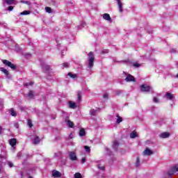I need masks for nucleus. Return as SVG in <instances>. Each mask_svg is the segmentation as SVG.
Wrapping results in <instances>:
<instances>
[{
    "mask_svg": "<svg viewBox=\"0 0 178 178\" xmlns=\"http://www.w3.org/2000/svg\"><path fill=\"white\" fill-rule=\"evenodd\" d=\"M176 172H178V164H176L175 165L172 167L168 172V175L170 178H172V176H173V175H175Z\"/></svg>",
    "mask_w": 178,
    "mask_h": 178,
    "instance_id": "7ed1b4c3",
    "label": "nucleus"
},
{
    "mask_svg": "<svg viewBox=\"0 0 178 178\" xmlns=\"http://www.w3.org/2000/svg\"><path fill=\"white\" fill-rule=\"evenodd\" d=\"M105 149L108 155H112V152H111V149H109L108 147H106Z\"/></svg>",
    "mask_w": 178,
    "mask_h": 178,
    "instance_id": "c9c22d12",
    "label": "nucleus"
},
{
    "mask_svg": "<svg viewBox=\"0 0 178 178\" xmlns=\"http://www.w3.org/2000/svg\"><path fill=\"white\" fill-rule=\"evenodd\" d=\"M45 11L47 13H52V9L49 7H45Z\"/></svg>",
    "mask_w": 178,
    "mask_h": 178,
    "instance_id": "c85d7f7f",
    "label": "nucleus"
},
{
    "mask_svg": "<svg viewBox=\"0 0 178 178\" xmlns=\"http://www.w3.org/2000/svg\"><path fill=\"white\" fill-rule=\"evenodd\" d=\"M166 99H169L170 101H172L173 99V98H175V96L170 92H167L165 95Z\"/></svg>",
    "mask_w": 178,
    "mask_h": 178,
    "instance_id": "9b49d317",
    "label": "nucleus"
},
{
    "mask_svg": "<svg viewBox=\"0 0 178 178\" xmlns=\"http://www.w3.org/2000/svg\"><path fill=\"white\" fill-rule=\"evenodd\" d=\"M137 136H138L137 132H136L134 131L130 134L131 138H136V137H137Z\"/></svg>",
    "mask_w": 178,
    "mask_h": 178,
    "instance_id": "b1692460",
    "label": "nucleus"
},
{
    "mask_svg": "<svg viewBox=\"0 0 178 178\" xmlns=\"http://www.w3.org/2000/svg\"><path fill=\"white\" fill-rule=\"evenodd\" d=\"M29 178H33V177H29Z\"/></svg>",
    "mask_w": 178,
    "mask_h": 178,
    "instance_id": "bf43d9fd",
    "label": "nucleus"
},
{
    "mask_svg": "<svg viewBox=\"0 0 178 178\" xmlns=\"http://www.w3.org/2000/svg\"><path fill=\"white\" fill-rule=\"evenodd\" d=\"M2 130H3V129L1 127H0V133L1 131H2Z\"/></svg>",
    "mask_w": 178,
    "mask_h": 178,
    "instance_id": "864d4df0",
    "label": "nucleus"
},
{
    "mask_svg": "<svg viewBox=\"0 0 178 178\" xmlns=\"http://www.w3.org/2000/svg\"><path fill=\"white\" fill-rule=\"evenodd\" d=\"M120 91H118V92H117V95H119V94H120Z\"/></svg>",
    "mask_w": 178,
    "mask_h": 178,
    "instance_id": "5fc2aeb1",
    "label": "nucleus"
},
{
    "mask_svg": "<svg viewBox=\"0 0 178 178\" xmlns=\"http://www.w3.org/2000/svg\"><path fill=\"white\" fill-rule=\"evenodd\" d=\"M21 2H22V3H26V5H30V1L22 0Z\"/></svg>",
    "mask_w": 178,
    "mask_h": 178,
    "instance_id": "58836bf2",
    "label": "nucleus"
},
{
    "mask_svg": "<svg viewBox=\"0 0 178 178\" xmlns=\"http://www.w3.org/2000/svg\"><path fill=\"white\" fill-rule=\"evenodd\" d=\"M28 126L29 127H33V123L31 122V120H28Z\"/></svg>",
    "mask_w": 178,
    "mask_h": 178,
    "instance_id": "4c0bfd02",
    "label": "nucleus"
},
{
    "mask_svg": "<svg viewBox=\"0 0 178 178\" xmlns=\"http://www.w3.org/2000/svg\"><path fill=\"white\" fill-rule=\"evenodd\" d=\"M1 105H3V103L1 102Z\"/></svg>",
    "mask_w": 178,
    "mask_h": 178,
    "instance_id": "4d7b16f0",
    "label": "nucleus"
},
{
    "mask_svg": "<svg viewBox=\"0 0 178 178\" xmlns=\"http://www.w3.org/2000/svg\"><path fill=\"white\" fill-rule=\"evenodd\" d=\"M74 178H81V174H80L79 172L75 173Z\"/></svg>",
    "mask_w": 178,
    "mask_h": 178,
    "instance_id": "f704fd0d",
    "label": "nucleus"
},
{
    "mask_svg": "<svg viewBox=\"0 0 178 178\" xmlns=\"http://www.w3.org/2000/svg\"><path fill=\"white\" fill-rule=\"evenodd\" d=\"M33 84H34V83L31 82V83H25L24 86H25L26 87H27V86H33Z\"/></svg>",
    "mask_w": 178,
    "mask_h": 178,
    "instance_id": "79ce46f5",
    "label": "nucleus"
},
{
    "mask_svg": "<svg viewBox=\"0 0 178 178\" xmlns=\"http://www.w3.org/2000/svg\"><path fill=\"white\" fill-rule=\"evenodd\" d=\"M97 166L98 169H99L100 170H105V166L101 165V164H99Z\"/></svg>",
    "mask_w": 178,
    "mask_h": 178,
    "instance_id": "473e14b6",
    "label": "nucleus"
},
{
    "mask_svg": "<svg viewBox=\"0 0 178 178\" xmlns=\"http://www.w3.org/2000/svg\"><path fill=\"white\" fill-rule=\"evenodd\" d=\"M40 137L35 136V138H34V140H33V144H34L35 145H37V144H39V143H40Z\"/></svg>",
    "mask_w": 178,
    "mask_h": 178,
    "instance_id": "6ab92c4d",
    "label": "nucleus"
},
{
    "mask_svg": "<svg viewBox=\"0 0 178 178\" xmlns=\"http://www.w3.org/2000/svg\"><path fill=\"white\" fill-rule=\"evenodd\" d=\"M140 90L143 92H148V91H149V90H151V87L149 86H147V85H142L140 86Z\"/></svg>",
    "mask_w": 178,
    "mask_h": 178,
    "instance_id": "20e7f679",
    "label": "nucleus"
},
{
    "mask_svg": "<svg viewBox=\"0 0 178 178\" xmlns=\"http://www.w3.org/2000/svg\"><path fill=\"white\" fill-rule=\"evenodd\" d=\"M79 136L81 137H84V136H86V130H84V129H81L80 131H79Z\"/></svg>",
    "mask_w": 178,
    "mask_h": 178,
    "instance_id": "5701e85b",
    "label": "nucleus"
},
{
    "mask_svg": "<svg viewBox=\"0 0 178 178\" xmlns=\"http://www.w3.org/2000/svg\"><path fill=\"white\" fill-rule=\"evenodd\" d=\"M52 176L53 177L59 178L62 176V174L60 172L54 170L52 171Z\"/></svg>",
    "mask_w": 178,
    "mask_h": 178,
    "instance_id": "423d86ee",
    "label": "nucleus"
},
{
    "mask_svg": "<svg viewBox=\"0 0 178 178\" xmlns=\"http://www.w3.org/2000/svg\"><path fill=\"white\" fill-rule=\"evenodd\" d=\"M67 76H69L70 77H71V79H76V77H77V74H72V72H70L67 74Z\"/></svg>",
    "mask_w": 178,
    "mask_h": 178,
    "instance_id": "bb28decb",
    "label": "nucleus"
},
{
    "mask_svg": "<svg viewBox=\"0 0 178 178\" xmlns=\"http://www.w3.org/2000/svg\"><path fill=\"white\" fill-rule=\"evenodd\" d=\"M0 71L4 73L7 77L9 76V71H8V70L5 69L4 67H0Z\"/></svg>",
    "mask_w": 178,
    "mask_h": 178,
    "instance_id": "a211bd4d",
    "label": "nucleus"
},
{
    "mask_svg": "<svg viewBox=\"0 0 178 178\" xmlns=\"http://www.w3.org/2000/svg\"><path fill=\"white\" fill-rule=\"evenodd\" d=\"M88 67H89V69H92V67H94V60L95 59V57L94 56V53H92V51H90L88 54Z\"/></svg>",
    "mask_w": 178,
    "mask_h": 178,
    "instance_id": "f257e3e1",
    "label": "nucleus"
},
{
    "mask_svg": "<svg viewBox=\"0 0 178 178\" xmlns=\"http://www.w3.org/2000/svg\"><path fill=\"white\" fill-rule=\"evenodd\" d=\"M15 0H4L6 3H7L8 5H13V3H15Z\"/></svg>",
    "mask_w": 178,
    "mask_h": 178,
    "instance_id": "a878e982",
    "label": "nucleus"
},
{
    "mask_svg": "<svg viewBox=\"0 0 178 178\" xmlns=\"http://www.w3.org/2000/svg\"><path fill=\"white\" fill-rule=\"evenodd\" d=\"M87 161V159L86 157L82 158L81 163H85V162Z\"/></svg>",
    "mask_w": 178,
    "mask_h": 178,
    "instance_id": "49530a36",
    "label": "nucleus"
},
{
    "mask_svg": "<svg viewBox=\"0 0 178 178\" xmlns=\"http://www.w3.org/2000/svg\"><path fill=\"white\" fill-rule=\"evenodd\" d=\"M69 105H70V108H71V109H76V108H77V106L76 105V103H74V102H69Z\"/></svg>",
    "mask_w": 178,
    "mask_h": 178,
    "instance_id": "dca6fc26",
    "label": "nucleus"
},
{
    "mask_svg": "<svg viewBox=\"0 0 178 178\" xmlns=\"http://www.w3.org/2000/svg\"><path fill=\"white\" fill-rule=\"evenodd\" d=\"M63 65L64 66L63 69H65V67H69V64L67 63H64Z\"/></svg>",
    "mask_w": 178,
    "mask_h": 178,
    "instance_id": "a19ab883",
    "label": "nucleus"
},
{
    "mask_svg": "<svg viewBox=\"0 0 178 178\" xmlns=\"http://www.w3.org/2000/svg\"><path fill=\"white\" fill-rule=\"evenodd\" d=\"M103 19H104V20H107V22H110V23H112V18H111V15L108 13L103 15Z\"/></svg>",
    "mask_w": 178,
    "mask_h": 178,
    "instance_id": "6e6552de",
    "label": "nucleus"
},
{
    "mask_svg": "<svg viewBox=\"0 0 178 178\" xmlns=\"http://www.w3.org/2000/svg\"><path fill=\"white\" fill-rule=\"evenodd\" d=\"M133 66L134 67H140V66H141V65L138 63H134Z\"/></svg>",
    "mask_w": 178,
    "mask_h": 178,
    "instance_id": "e433bc0d",
    "label": "nucleus"
},
{
    "mask_svg": "<svg viewBox=\"0 0 178 178\" xmlns=\"http://www.w3.org/2000/svg\"><path fill=\"white\" fill-rule=\"evenodd\" d=\"M109 52V50L108 49H104L102 51V54H108Z\"/></svg>",
    "mask_w": 178,
    "mask_h": 178,
    "instance_id": "de8ad7c7",
    "label": "nucleus"
},
{
    "mask_svg": "<svg viewBox=\"0 0 178 178\" xmlns=\"http://www.w3.org/2000/svg\"><path fill=\"white\" fill-rule=\"evenodd\" d=\"M117 2H118L119 10L120 13H122V12H123V4L122 3V1L120 0H117Z\"/></svg>",
    "mask_w": 178,
    "mask_h": 178,
    "instance_id": "f8f14e48",
    "label": "nucleus"
},
{
    "mask_svg": "<svg viewBox=\"0 0 178 178\" xmlns=\"http://www.w3.org/2000/svg\"><path fill=\"white\" fill-rule=\"evenodd\" d=\"M70 138H74V136H73V133H71L70 134Z\"/></svg>",
    "mask_w": 178,
    "mask_h": 178,
    "instance_id": "8fccbe9b",
    "label": "nucleus"
},
{
    "mask_svg": "<svg viewBox=\"0 0 178 178\" xmlns=\"http://www.w3.org/2000/svg\"><path fill=\"white\" fill-rule=\"evenodd\" d=\"M170 52H174L175 53V52H176V50H175V49H172Z\"/></svg>",
    "mask_w": 178,
    "mask_h": 178,
    "instance_id": "603ef678",
    "label": "nucleus"
},
{
    "mask_svg": "<svg viewBox=\"0 0 178 178\" xmlns=\"http://www.w3.org/2000/svg\"><path fill=\"white\" fill-rule=\"evenodd\" d=\"M136 168H138V166H140V157H137L136 159Z\"/></svg>",
    "mask_w": 178,
    "mask_h": 178,
    "instance_id": "2f4dec72",
    "label": "nucleus"
},
{
    "mask_svg": "<svg viewBox=\"0 0 178 178\" xmlns=\"http://www.w3.org/2000/svg\"><path fill=\"white\" fill-rule=\"evenodd\" d=\"M154 102H155L156 104H158L159 102V99H158V98L156 97H154Z\"/></svg>",
    "mask_w": 178,
    "mask_h": 178,
    "instance_id": "c03bdc74",
    "label": "nucleus"
},
{
    "mask_svg": "<svg viewBox=\"0 0 178 178\" xmlns=\"http://www.w3.org/2000/svg\"><path fill=\"white\" fill-rule=\"evenodd\" d=\"M10 113L11 116H14V117L17 116V113H16V111H15V110L13 108L10 109Z\"/></svg>",
    "mask_w": 178,
    "mask_h": 178,
    "instance_id": "aec40b11",
    "label": "nucleus"
},
{
    "mask_svg": "<svg viewBox=\"0 0 178 178\" xmlns=\"http://www.w3.org/2000/svg\"><path fill=\"white\" fill-rule=\"evenodd\" d=\"M14 126H15V129H19V123L18 122H15L14 124Z\"/></svg>",
    "mask_w": 178,
    "mask_h": 178,
    "instance_id": "09e8293b",
    "label": "nucleus"
},
{
    "mask_svg": "<svg viewBox=\"0 0 178 178\" xmlns=\"http://www.w3.org/2000/svg\"><path fill=\"white\" fill-rule=\"evenodd\" d=\"M1 60L3 65H5V66H8L10 69H12V70H16L17 67L15 64L12 63L10 61L8 60Z\"/></svg>",
    "mask_w": 178,
    "mask_h": 178,
    "instance_id": "f03ea898",
    "label": "nucleus"
},
{
    "mask_svg": "<svg viewBox=\"0 0 178 178\" xmlns=\"http://www.w3.org/2000/svg\"><path fill=\"white\" fill-rule=\"evenodd\" d=\"M113 148L115 151H118V148H119V142H118V140H114L113 143Z\"/></svg>",
    "mask_w": 178,
    "mask_h": 178,
    "instance_id": "ddd939ff",
    "label": "nucleus"
},
{
    "mask_svg": "<svg viewBox=\"0 0 178 178\" xmlns=\"http://www.w3.org/2000/svg\"><path fill=\"white\" fill-rule=\"evenodd\" d=\"M154 154V152L152 150L149 149V148L147 147L145 151L143 152V155H152Z\"/></svg>",
    "mask_w": 178,
    "mask_h": 178,
    "instance_id": "9d476101",
    "label": "nucleus"
},
{
    "mask_svg": "<svg viewBox=\"0 0 178 178\" xmlns=\"http://www.w3.org/2000/svg\"><path fill=\"white\" fill-rule=\"evenodd\" d=\"M84 148H85L86 152H88V154H90V152H91V149L90 148V147L85 145Z\"/></svg>",
    "mask_w": 178,
    "mask_h": 178,
    "instance_id": "cd10ccee",
    "label": "nucleus"
},
{
    "mask_svg": "<svg viewBox=\"0 0 178 178\" xmlns=\"http://www.w3.org/2000/svg\"><path fill=\"white\" fill-rule=\"evenodd\" d=\"M9 143L11 147H15V145H16V143H17V140H16V138H12L9 140Z\"/></svg>",
    "mask_w": 178,
    "mask_h": 178,
    "instance_id": "4468645a",
    "label": "nucleus"
},
{
    "mask_svg": "<svg viewBox=\"0 0 178 178\" xmlns=\"http://www.w3.org/2000/svg\"><path fill=\"white\" fill-rule=\"evenodd\" d=\"M69 156L71 161H77V156L74 152H70Z\"/></svg>",
    "mask_w": 178,
    "mask_h": 178,
    "instance_id": "39448f33",
    "label": "nucleus"
},
{
    "mask_svg": "<svg viewBox=\"0 0 178 178\" xmlns=\"http://www.w3.org/2000/svg\"><path fill=\"white\" fill-rule=\"evenodd\" d=\"M21 15H30V11L29 10H24L20 13Z\"/></svg>",
    "mask_w": 178,
    "mask_h": 178,
    "instance_id": "c756f323",
    "label": "nucleus"
},
{
    "mask_svg": "<svg viewBox=\"0 0 178 178\" xmlns=\"http://www.w3.org/2000/svg\"><path fill=\"white\" fill-rule=\"evenodd\" d=\"M86 26V22H82L79 26H78V29H81L83 27Z\"/></svg>",
    "mask_w": 178,
    "mask_h": 178,
    "instance_id": "7c9ffc66",
    "label": "nucleus"
},
{
    "mask_svg": "<svg viewBox=\"0 0 178 178\" xmlns=\"http://www.w3.org/2000/svg\"><path fill=\"white\" fill-rule=\"evenodd\" d=\"M41 66L45 73H47V72H49V70H51V67H49V65L47 64L42 63Z\"/></svg>",
    "mask_w": 178,
    "mask_h": 178,
    "instance_id": "0eeeda50",
    "label": "nucleus"
},
{
    "mask_svg": "<svg viewBox=\"0 0 178 178\" xmlns=\"http://www.w3.org/2000/svg\"><path fill=\"white\" fill-rule=\"evenodd\" d=\"M125 81H136V78H134L131 74H128L125 79Z\"/></svg>",
    "mask_w": 178,
    "mask_h": 178,
    "instance_id": "1a4fd4ad",
    "label": "nucleus"
},
{
    "mask_svg": "<svg viewBox=\"0 0 178 178\" xmlns=\"http://www.w3.org/2000/svg\"><path fill=\"white\" fill-rule=\"evenodd\" d=\"M8 165L10 166V168H13V163L8 161Z\"/></svg>",
    "mask_w": 178,
    "mask_h": 178,
    "instance_id": "a18cd8bd",
    "label": "nucleus"
},
{
    "mask_svg": "<svg viewBox=\"0 0 178 178\" xmlns=\"http://www.w3.org/2000/svg\"><path fill=\"white\" fill-rule=\"evenodd\" d=\"M77 95H78V101L79 102H80L81 101V92H78Z\"/></svg>",
    "mask_w": 178,
    "mask_h": 178,
    "instance_id": "72a5a7b5",
    "label": "nucleus"
},
{
    "mask_svg": "<svg viewBox=\"0 0 178 178\" xmlns=\"http://www.w3.org/2000/svg\"><path fill=\"white\" fill-rule=\"evenodd\" d=\"M8 10H9L10 12H12V10H13V6H8Z\"/></svg>",
    "mask_w": 178,
    "mask_h": 178,
    "instance_id": "37998d69",
    "label": "nucleus"
},
{
    "mask_svg": "<svg viewBox=\"0 0 178 178\" xmlns=\"http://www.w3.org/2000/svg\"><path fill=\"white\" fill-rule=\"evenodd\" d=\"M65 122H67V126H68V127H74V123H73V122L70 121V120H65Z\"/></svg>",
    "mask_w": 178,
    "mask_h": 178,
    "instance_id": "f3484780",
    "label": "nucleus"
},
{
    "mask_svg": "<svg viewBox=\"0 0 178 178\" xmlns=\"http://www.w3.org/2000/svg\"><path fill=\"white\" fill-rule=\"evenodd\" d=\"M170 136L168 132H163L160 135L161 138H168Z\"/></svg>",
    "mask_w": 178,
    "mask_h": 178,
    "instance_id": "2eb2a0df",
    "label": "nucleus"
},
{
    "mask_svg": "<svg viewBox=\"0 0 178 178\" xmlns=\"http://www.w3.org/2000/svg\"><path fill=\"white\" fill-rule=\"evenodd\" d=\"M109 95H108V93H105L104 95H103V98H104V99H108Z\"/></svg>",
    "mask_w": 178,
    "mask_h": 178,
    "instance_id": "ea45409f",
    "label": "nucleus"
},
{
    "mask_svg": "<svg viewBox=\"0 0 178 178\" xmlns=\"http://www.w3.org/2000/svg\"><path fill=\"white\" fill-rule=\"evenodd\" d=\"M0 24H2V23H1V22H0Z\"/></svg>",
    "mask_w": 178,
    "mask_h": 178,
    "instance_id": "13d9d810",
    "label": "nucleus"
},
{
    "mask_svg": "<svg viewBox=\"0 0 178 178\" xmlns=\"http://www.w3.org/2000/svg\"><path fill=\"white\" fill-rule=\"evenodd\" d=\"M28 97L30 99L34 98V92L33 90H30L29 92L28 93Z\"/></svg>",
    "mask_w": 178,
    "mask_h": 178,
    "instance_id": "393cba45",
    "label": "nucleus"
},
{
    "mask_svg": "<svg viewBox=\"0 0 178 178\" xmlns=\"http://www.w3.org/2000/svg\"><path fill=\"white\" fill-rule=\"evenodd\" d=\"M117 121H116V123L117 124H119V123H121V122H123V118H122V117H120L119 115H117Z\"/></svg>",
    "mask_w": 178,
    "mask_h": 178,
    "instance_id": "4be33fe9",
    "label": "nucleus"
},
{
    "mask_svg": "<svg viewBox=\"0 0 178 178\" xmlns=\"http://www.w3.org/2000/svg\"><path fill=\"white\" fill-rule=\"evenodd\" d=\"M124 63H126L127 61V60H124V61H122Z\"/></svg>",
    "mask_w": 178,
    "mask_h": 178,
    "instance_id": "6e6d98bb",
    "label": "nucleus"
},
{
    "mask_svg": "<svg viewBox=\"0 0 178 178\" xmlns=\"http://www.w3.org/2000/svg\"><path fill=\"white\" fill-rule=\"evenodd\" d=\"M25 56L26 57V58H29V56H31V54H25Z\"/></svg>",
    "mask_w": 178,
    "mask_h": 178,
    "instance_id": "3c124183",
    "label": "nucleus"
},
{
    "mask_svg": "<svg viewBox=\"0 0 178 178\" xmlns=\"http://www.w3.org/2000/svg\"><path fill=\"white\" fill-rule=\"evenodd\" d=\"M97 112H98V110L91 109L90 111V114L91 116H95V115H97Z\"/></svg>",
    "mask_w": 178,
    "mask_h": 178,
    "instance_id": "412c9836",
    "label": "nucleus"
}]
</instances>
